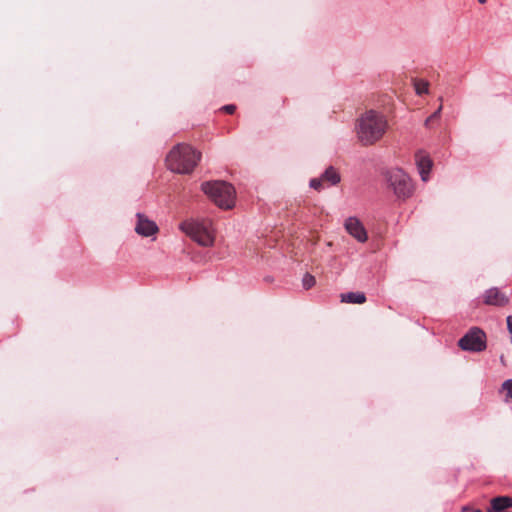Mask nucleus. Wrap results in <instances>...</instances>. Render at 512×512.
I'll list each match as a JSON object with an SVG mask.
<instances>
[{"instance_id": "f257e3e1", "label": "nucleus", "mask_w": 512, "mask_h": 512, "mask_svg": "<svg viewBox=\"0 0 512 512\" xmlns=\"http://www.w3.org/2000/svg\"><path fill=\"white\" fill-rule=\"evenodd\" d=\"M387 126L388 123L383 114L369 110L358 120L356 126L358 139L363 145H372L383 137Z\"/></svg>"}, {"instance_id": "f03ea898", "label": "nucleus", "mask_w": 512, "mask_h": 512, "mask_svg": "<svg viewBox=\"0 0 512 512\" xmlns=\"http://www.w3.org/2000/svg\"><path fill=\"white\" fill-rule=\"evenodd\" d=\"M201 153L188 144L176 145L167 155V167L176 173H191L200 161Z\"/></svg>"}, {"instance_id": "7ed1b4c3", "label": "nucleus", "mask_w": 512, "mask_h": 512, "mask_svg": "<svg viewBox=\"0 0 512 512\" xmlns=\"http://www.w3.org/2000/svg\"><path fill=\"white\" fill-rule=\"evenodd\" d=\"M179 228L200 246L210 247L214 244L215 230L210 219H188L181 222Z\"/></svg>"}, {"instance_id": "20e7f679", "label": "nucleus", "mask_w": 512, "mask_h": 512, "mask_svg": "<svg viewBox=\"0 0 512 512\" xmlns=\"http://www.w3.org/2000/svg\"><path fill=\"white\" fill-rule=\"evenodd\" d=\"M202 191L220 208L231 209L235 205L234 187L225 181H208L201 185Z\"/></svg>"}, {"instance_id": "39448f33", "label": "nucleus", "mask_w": 512, "mask_h": 512, "mask_svg": "<svg viewBox=\"0 0 512 512\" xmlns=\"http://www.w3.org/2000/svg\"><path fill=\"white\" fill-rule=\"evenodd\" d=\"M388 186L399 200H406L414 193V184L407 173L400 168H392L386 172Z\"/></svg>"}, {"instance_id": "423d86ee", "label": "nucleus", "mask_w": 512, "mask_h": 512, "mask_svg": "<svg viewBox=\"0 0 512 512\" xmlns=\"http://www.w3.org/2000/svg\"><path fill=\"white\" fill-rule=\"evenodd\" d=\"M459 347L464 351L481 352L486 349V334L478 327L471 328L458 341Z\"/></svg>"}, {"instance_id": "0eeeda50", "label": "nucleus", "mask_w": 512, "mask_h": 512, "mask_svg": "<svg viewBox=\"0 0 512 512\" xmlns=\"http://www.w3.org/2000/svg\"><path fill=\"white\" fill-rule=\"evenodd\" d=\"M340 180L341 176L339 172L333 166H329L319 178L310 180V187L320 191L324 188L325 183L327 186H332L338 184Z\"/></svg>"}, {"instance_id": "6e6552de", "label": "nucleus", "mask_w": 512, "mask_h": 512, "mask_svg": "<svg viewBox=\"0 0 512 512\" xmlns=\"http://www.w3.org/2000/svg\"><path fill=\"white\" fill-rule=\"evenodd\" d=\"M483 303L489 306L504 307L508 304L509 298L497 287L487 289L482 295Z\"/></svg>"}, {"instance_id": "1a4fd4ad", "label": "nucleus", "mask_w": 512, "mask_h": 512, "mask_svg": "<svg viewBox=\"0 0 512 512\" xmlns=\"http://www.w3.org/2000/svg\"><path fill=\"white\" fill-rule=\"evenodd\" d=\"M136 218L137 222L135 225V231L137 234L144 237H149L158 232V226L156 223L148 219L144 214L137 213Z\"/></svg>"}, {"instance_id": "9d476101", "label": "nucleus", "mask_w": 512, "mask_h": 512, "mask_svg": "<svg viewBox=\"0 0 512 512\" xmlns=\"http://www.w3.org/2000/svg\"><path fill=\"white\" fill-rule=\"evenodd\" d=\"M346 231L359 242H366L368 239L367 231L363 224L356 217H349L345 221Z\"/></svg>"}, {"instance_id": "9b49d317", "label": "nucleus", "mask_w": 512, "mask_h": 512, "mask_svg": "<svg viewBox=\"0 0 512 512\" xmlns=\"http://www.w3.org/2000/svg\"><path fill=\"white\" fill-rule=\"evenodd\" d=\"M415 160L421 179L426 182L432 169L433 162L423 151H419L415 154Z\"/></svg>"}, {"instance_id": "f8f14e48", "label": "nucleus", "mask_w": 512, "mask_h": 512, "mask_svg": "<svg viewBox=\"0 0 512 512\" xmlns=\"http://www.w3.org/2000/svg\"><path fill=\"white\" fill-rule=\"evenodd\" d=\"M508 508H512V497L497 496L491 499L487 512H503Z\"/></svg>"}, {"instance_id": "ddd939ff", "label": "nucleus", "mask_w": 512, "mask_h": 512, "mask_svg": "<svg viewBox=\"0 0 512 512\" xmlns=\"http://www.w3.org/2000/svg\"><path fill=\"white\" fill-rule=\"evenodd\" d=\"M341 301L352 304H363L366 296L363 292H348L341 294Z\"/></svg>"}, {"instance_id": "4468645a", "label": "nucleus", "mask_w": 512, "mask_h": 512, "mask_svg": "<svg viewBox=\"0 0 512 512\" xmlns=\"http://www.w3.org/2000/svg\"><path fill=\"white\" fill-rule=\"evenodd\" d=\"M414 88L417 95L428 93L429 83L423 79H414Z\"/></svg>"}, {"instance_id": "2eb2a0df", "label": "nucleus", "mask_w": 512, "mask_h": 512, "mask_svg": "<svg viewBox=\"0 0 512 512\" xmlns=\"http://www.w3.org/2000/svg\"><path fill=\"white\" fill-rule=\"evenodd\" d=\"M302 284L306 290H309L316 284V279L313 275L306 273L302 279Z\"/></svg>"}, {"instance_id": "dca6fc26", "label": "nucleus", "mask_w": 512, "mask_h": 512, "mask_svg": "<svg viewBox=\"0 0 512 512\" xmlns=\"http://www.w3.org/2000/svg\"><path fill=\"white\" fill-rule=\"evenodd\" d=\"M441 109H442V106H440L432 115H430L426 121H425V125L427 127H431L432 123L435 121V120H438L439 117H440V113H441Z\"/></svg>"}, {"instance_id": "f3484780", "label": "nucleus", "mask_w": 512, "mask_h": 512, "mask_svg": "<svg viewBox=\"0 0 512 512\" xmlns=\"http://www.w3.org/2000/svg\"><path fill=\"white\" fill-rule=\"evenodd\" d=\"M502 389L507 391V397L512 400V379L506 380L502 384Z\"/></svg>"}, {"instance_id": "a211bd4d", "label": "nucleus", "mask_w": 512, "mask_h": 512, "mask_svg": "<svg viewBox=\"0 0 512 512\" xmlns=\"http://www.w3.org/2000/svg\"><path fill=\"white\" fill-rule=\"evenodd\" d=\"M222 110L228 114H233L236 110V106L233 104L225 105L222 107Z\"/></svg>"}, {"instance_id": "6ab92c4d", "label": "nucleus", "mask_w": 512, "mask_h": 512, "mask_svg": "<svg viewBox=\"0 0 512 512\" xmlns=\"http://www.w3.org/2000/svg\"><path fill=\"white\" fill-rule=\"evenodd\" d=\"M506 321H507V329L512 337V316L511 315L508 316Z\"/></svg>"}, {"instance_id": "aec40b11", "label": "nucleus", "mask_w": 512, "mask_h": 512, "mask_svg": "<svg viewBox=\"0 0 512 512\" xmlns=\"http://www.w3.org/2000/svg\"><path fill=\"white\" fill-rule=\"evenodd\" d=\"M467 511H470V512H482L480 509H470L468 506H464L462 508V512H467Z\"/></svg>"}, {"instance_id": "412c9836", "label": "nucleus", "mask_w": 512, "mask_h": 512, "mask_svg": "<svg viewBox=\"0 0 512 512\" xmlns=\"http://www.w3.org/2000/svg\"><path fill=\"white\" fill-rule=\"evenodd\" d=\"M479 3L484 4L486 0H478Z\"/></svg>"}, {"instance_id": "4be33fe9", "label": "nucleus", "mask_w": 512, "mask_h": 512, "mask_svg": "<svg viewBox=\"0 0 512 512\" xmlns=\"http://www.w3.org/2000/svg\"><path fill=\"white\" fill-rule=\"evenodd\" d=\"M511 343H512V336H511Z\"/></svg>"}]
</instances>
